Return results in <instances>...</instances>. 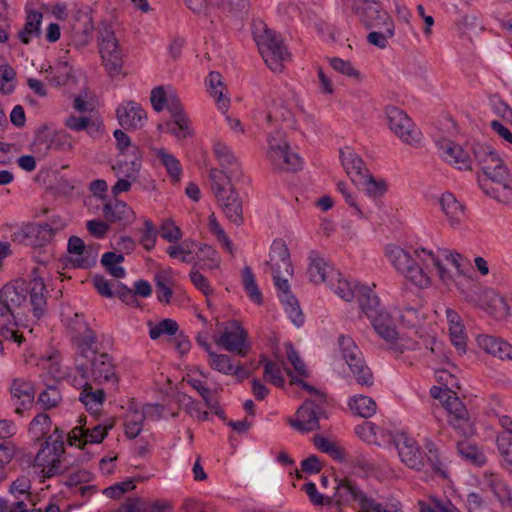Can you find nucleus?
<instances>
[{
  "mask_svg": "<svg viewBox=\"0 0 512 512\" xmlns=\"http://www.w3.org/2000/svg\"><path fill=\"white\" fill-rule=\"evenodd\" d=\"M266 157L278 171L296 172L302 167L301 158L291 151L282 130H275L267 136Z\"/></svg>",
  "mask_w": 512,
  "mask_h": 512,
  "instance_id": "nucleus-5",
  "label": "nucleus"
},
{
  "mask_svg": "<svg viewBox=\"0 0 512 512\" xmlns=\"http://www.w3.org/2000/svg\"><path fill=\"white\" fill-rule=\"evenodd\" d=\"M450 340L460 354L466 352L467 336L464 332V326H452L449 328Z\"/></svg>",
  "mask_w": 512,
  "mask_h": 512,
  "instance_id": "nucleus-63",
  "label": "nucleus"
},
{
  "mask_svg": "<svg viewBox=\"0 0 512 512\" xmlns=\"http://www.w3.org/2000/svg\"><path fill=\"white\" fill-rule=\"evenodd\" d=\"M394 134L408 145H416L420 143L422 135L421 131L415 127L411 119H409V124H402L401 128H398Z\"/></svg>",
  "mask_w": 512,
  "mask_h": 512,
  "instance_id": "nucleus-50",
  "label": "nucleus"
},
{
  "mask_svg": "<svg viewBox=\"0 0 512 512\" xmlns=\"http://www.w3.org/2000/svg\"><path fill=\"white\" fill-rule=\"evenodd\" d=\"M53 436L46 438L34 458V466L41 467L43 478H52L68 471L69 466L63 465L65 461L64 444L60 441H52Z\"/></svg>",
  "mask_w": 512,
  "mask_h": 512,
  "instance_id": "nucleus-9",
  "label": "nucleus"
},
{
  "mask_svg": "<svg viewBox=\"0 0 512 512\" xmlns=\"http://www.w3.org/2000/svg\"><path fill=\"white\" fill-rule=\"evenodd\" d=\"M381 27H383L384 30L370 32L367 35V41L371 45L384 49L387 47L388 39L394 36V23L387 22L386 24H382Z\"/></svg>",
  "mask_w": 512,
  "mask_h": 512,
  "instance_id": "nucleus-46",
  "label": "nucleus"
},
{
  "mask_svg": "<svg viewBox=\"0 0 512 512\" xmlns=\"http://www.w3.org/2000/svg\"><path fill=\"white\" fill-rule=\"evenodd\" d=\"M160 235L168 242H177L182 238V231L172 219H165L160 227Z\"/></svg>",
  "mask_w": 512,
  "mask_h": 512,
  "instance_id": "nucleus-60",
  "label": "nucleus"
},
{
  "mask_svg": "<svg viewBox=\"0 0 512 512\" xmlns=\"http://www.w3.org/2000/svg\"><path fill=\"white\" fill-rule=\"evenodd\" d=\"M349 408L351 411L363 418L372 417L377 410L376 402L366 395H355L349 400Z\"/></svg>",
  "mask_w": 512,
  "mask_h": 512,
  "instance_id": "nucleus-38",
  "label": "nucleus"
},
{
  "mask_svg": "<svg viewBox=\"0 0 512 512\" xmlns=\"http://www.w3.org/2000/svg\"><path fill=\"white\" fill-rule=\"evenodd\" d=\"M157 156L161 163L165 166L172 180L178 182L182 173L180 162L172 154L167 153L164 149H160L157 153Z\"/></svg>",
  "mask_w": 512,
  "mask_h": 512,
  "instance_id": "nucleus-48",
  "label": "nucleus"
},
{
  "mask_svg": "<svg viewBox=\"0 0 512 512\" xmlns=\"http://www.w3.org/2000/svg\"><path fill=\"white\" fill-rule=\"evenodd\" d=\"M143 224L139 242L145 250L151 251L155 247L158 231L150 219H145Z\"/></svg>",
  "mask_w": 512,
  "mask_h": 512,
  "instance_id": "nucleus-54",
  "label": "nucleus"
},
{
  "mask_svg": "<svg viewBox=\"0 0 512 512\" xmlns=\"http://www.w3.org/2000/svg\"><path fill=\"white\" fill-rule=\"evenodd\" d=\"M259 363L264 365L263 378L276 387H283L285 379L282 376L280 366L275 362L268 360L264 355H261Z\"/></svg>",
  "mask_w": 512,
  "mask_h": 512,
  "instance_id": "nucleus-44",
  "label": "nucleus"
},
{
  "mask_svg": "<svg viewBox=\"0 0 512 512\" xmlns=\"http://www.w3.org/2000/svg\"><path fill=\"white\" fill-rule=\"evenodd\" d=\"M54 133L55 130L50 129L48 125H41L37 129L32 142L33 151L42 156H46L51 151Z\"/></svg>",
  "mask_w": 512,
  "mask_h": 512,
  "instance_id": "nucleus-39",
  "label": "nucleus"
},
{
  "mask_svg": "<svg viewBox=\"0 0 512 512\" xmlns=\"http://www.w3.org/2000/svg\"><path fill=\"white\" fill-rule=\"evenodd\" d=\"M337 481L336 492L334 494L333 503L337 508L358 502L363 495V491L356 483L349 479L343 478Z\"/></svg>",
  "mask_w": 512,
  "mask_h": 512,
  "instance_id": "nucleus-27",
  "label": "nucleus"
},
{
  "mask_svg": "<svg viewBox=\"0 0 512 512\" xmlns=\"http://www.w3.org/2000/svg\"><path fill=\"white\" fill-rule=\"evenodd\" d=\"M68 331L70 333L71 339L75 337H79L83 334L92 331L89 325L86 323L82 315L75 314L74 318L71 319L68 325Z\"/></svg>",
  "mask_w": 512,
  "mask_h": 512,
  "instance_id": "nucleus-64",
  "label": "nucleus"
},
{
  "mask_svg": "<svg viewBox=\"0 0 512 512\" xmlns=\"http://www.w3.org/2000/svg\"><path fill=\"white\" fill-rule=\"evenodd\" d=\"M309 259L310 265L308 268V275L310 281L314 284L326 282L330 286H333L334 279L340 276V273L315 252L310 253Z\"/></svg>",
  "mask_w": 512,
  "mask_h": 512,
  "instance_id": "nucleus-22",
  "label": "nucleus"
},
{
  "mask_svg": "<svg viewBox=\"0 0 512 512\" xmlns=\"http://www.w3.org/2000/svg\"><path fill=\"white\" fill-rule=\"evenodd\" d=\"M209 179L211 189L227 219L237 226L241 225L244 221L242 200L231 184L230 176L213 168L209 172Z\"/></svg>",
  "mask_w": 512,
  "mask_h": 512,
  "instance_id": "nucleus-3",
  "label": "nucleus"
},
{
  "mask_svg": "<svg viewBox=\"0 0 512 512\" xmlns=\"http://www.w3.org/2000/svg\"><path fill=\"white\" fill-rule=\"evenodd\" d=\"M72 341L77 346V360H80V362L89 363L92 357L99 354L97 353L96 346L97 338L93 330L79 337L72 338Z\"/></svg>",
  "mask_w": 512,
  "mask_h": 512,
  "instance_id": "nucleus-35",
  "label": "nucleus"
},
{
  "mask_svg": "<svg viewBox=\"0 0 512 512\" xmlns=\"http://www.w3.org/2000/svg\"><path fill=\"white\" fill-rule=\"evenodd\" d=\"M441 148L443 149V157L448 163L456 165L460 170L472 169V160L460 145L444 141L441 144Z\"/></svg>",
  "mask_w": 512,
  "mask_h": 512,
  "instance_id": "nucleus-31",
  "label": "nucleus"
},
{
  "mask_svg": "<svg viewBox=\"0 0 512 512\" xmlns=\"http://www.w3.org/2000/svg\"><path fill=\"white\" fill-rule=\"evenodd\" d=\"M471 152L473 154L474 160L481 167L482 171L486 166H489L490 163L499 158L494 149L485 143H473L471 146Z\"/></svg>",
  "mask_w": 512,
  "mask_h": 512,
  "instance_id": "nucleus-41",
  "label": "nucleus"
},
{
  "mask_svg": "<svg viewBox=\"0 0 512 512\" xmlns=\"http://www.w3.org/2000/svg\"><path fill=\"white\" fill-rule=\"evenodd\" d=\"M38 401L44 409H51L59 404L61 401V394L56 387L49 386L39 394Z\"/></svg>",
  "mask_w": 512,
  "mask_h": 512,
  "instance_id": "nucleus-61",
  "label": "nucleus"
},
{
  "mask_svg": "<svg viewBox=\"0 0 512 512\" xmlns=\"http://www.w3.org/2000/svg\"><path fill=\"white\" fill-rule=\"evenodd\" d=\"M215 342L225 350L239 356H245L250 349L248 333L237 320L230 321Z\"/></svg>",
  "mask_w": 512,
  "mask_h": 512,
  "instance_id": "nucleus-14",
  "label": "nucleus"
},
{
  "mask_svg": "<svg viewBox=\"0 0 512 512\" xmlns=\"http://www.w3.org/2000/svg\"><path fill=\"white\" fill-rule=\"evenodd\" d=\"M51 425L52 421L50 416L46 413H39L31 421L29 430L37 437V439H40L49 432Z\"/></svg>",
  "mask_w": 512,
  "mask_h": 512,
  "instance_id": "nucleus-53",
  "label": "nucleus"
},
{
  "mask_svg": "<svg viewBox=\"0 0 512 512\" xmlns=\"http://www.w3.org/2000/svg\"><path fill=\"white\" fill-rule=\"evenodd\" d=\"M68 252L76 255L71 259V263L76 268L87 269L96 263V257L90 248H87L84 241L78 236H71L68 239Z\"/></svg>",
  "mask_w": 512,
  "mask_h": 512,
  "instance_id": "nucleus-29",
  "label": "nucleus"
},
{
  "mask_svg": "<svg viewBox=\"0 0 512 512\" xmlns=\"http://www.w3.org/2000/svg\"><path fill=\"white\" fill-rule=\"evenodd\" d=\"M242 284L249 298L257 305H261L263 303L262 293L257 286L255 276L249 266H245L242 270Z\"/></svg>",
  "mask_w": 512,
  "mask_h": 512,
  "instance_id": "nucleus-43",
  "label": "nucleus"
},
{
  "mask_svg": "<svg viewBox=\"0 0 512 512\" xmlns=\"http://www.w3.org/2000/svg\"><path fill=\"white\" fill-rule=\"evenodd\" d=\"M359 286L361 285L355 284L354 286H352L350 282H348L345 279H341L340 276H338L337 278L334 279V285L331 286V288L342 299L346 301H351L356 297V294H358L356 290L358 289Z\"/></svg>",
  "mask_w": 512,
  "mask_h": 512,
  "instance_id": "nucleus-51",
  "label": "nucleus"
},
{
  "mask_svg": "<svg viewBox=\"0 0 512 512\" xmlns=\"http://www.w3.org/2000/svg\"><path fill=\"white\" fill-rule=\"evenodd\" d=\"M253 34L267 66L274 72H281L283 61L288 58L289 54L280 36L265 25L261 29L256 28Z\"/></svg>",
  "mask_w": 512,
  "mask_h": 512,
  "instance_id": "nucleus-7",
  "label": "nucleus"
},
{
  "mask_svg": "<svg viewBox=\"0 0 512 512\" xmlns=\"http://www.w3.org/2000/svg\"><path fill=\"white\" fill-rule=\"evenodd\" d=\"M215 155L222 167L220 169L227 176H237L241 173V167L234 153L226 144L217 143L214 146Z\"/></svg>",
  "mask_w": 512,
  "mask_h": 512,
  "instance_id": "nucleus-32",
  "label": "nucleus"
},
{
  "mask_svg": "<svg viewBox=\"0 0 512 512\" xmlns=\"http://www.w3.org/2000/svg\"><path fill=\"white\" fill-rule=\"evenodd\" d=\"M477 344L486 353L501 360L512 361V345L504 339L492 335L481 334L477 336Z\"/></svg>",
  "mask_w": 512,
  "mask_h": 512,
  "instance_id": "nucleus-25",
  "label": "nucleus"
},
{
  "mask_svg": "<svg viewBox=\"0 0 512 512\" xmlns=\"http://www.w3.org/2000/svg\"><path fill=\"white\" fill-rule=\"evenodd\" d=\"M10 393L17 400L16 413L22 414L34 401L35 390L31 382L16 378L12 381Z\"/></svg>",
  "mask_w": 512,
  "mask_h": 512,
  "instance_id": "nucleus-30",
  "label": "nucleus"
},
{
  "mask_svg": "<svg viewBox=\"0 0 512 512\" xmlns=\"http://www.w3.org/2000/svg\"><path fill=\"white\" fill-rule=\"evenodd\" d=\"M154 281L158 301L165 304L170 303L173 295V291L169 286L170 279L166 276L165 273L159 272L155 274Z\"/></svg>",
  "mask_w": 512,
  "mask_h": 512,
  "instance_id": "nucleus-49",
  "label": "nucleus"
},
{
  "mask_svg": "<svg viewBox=\"0 0 512 512\" xmlns=\"http://www.w3.org/2000/svg\"><path fill=\"white\" fill-rule=\"evenodd\" d=\"M28 293L33 316L40 319L46 314L47 291L42 278L32 279L27 286L19 281L5 284L0 290V330L17 326V309L26 301Z\"/></svg>",
  "mask_w": 512,
  "mask_h": 512,
  "instance_id": "nucleus-1",
  "label": "nucleus"
},
{
  "mask_svg": "<svg viewBox=\"0 0 512 512\" xmlns=\"http://www.w3.org/2000/svg\"><path fill=\"white\" fill-rule=\"evenodd\" d=\"M22 233L26 245L43 247L52 240L55 231L47 223H31L23 228Z\"/></svg>",
  "mask_w": 512,
  "mask_h": 512,
  "instance_id": "nucleus-26",
  "label": "nucleus"
},
{
  "mask_svg": "<svg viewBox=\"0 0 512 512\" xmlns=\"http://www.w3.org/2000/svg\"><path fill=\"white\" fill-rule=\"evenodd\" d=\"M209 358V364L212 369L225 375L232 374L234 364L232 363L230 356L226 354H217L215 352H210Z\"/></svg>",
  "mask_w": 512,
  "mask_h": 512,
  "instance_id": "nucleus-52",
  "label": "nucleus"
},
{
  "mask_svg": "<svg viewBox=\"0 0 512 512\" xmlns=\"http://www.w3.org/2000/svg\"><path fill=\"white\" fill-rule=\"evenodd\" d=\"M76 370L84 380H93L95 383H110L113 386L118 383L115 365L107 353H99L92 357L89 363L76 360Z\"/></svg>",
  "mask_w": 512,
  "mask_h": 512,
  "instance_id": "nucleus-10",
  "label": "nucleus"
},
{
  "mask_svg": "<svg viewBox=\"0 0 512 512\" xmlns=\"http://www.w3.org/2000/svg\"><path fill=\"white\" fill-rule=\"evenodd\" d=\"M375 332L389 345V349L395 353L402 354L405 350L411 349V343L398 336L393 320L389 313L382 312L371 320Z\"/></svg>",
  "mask_w": 512,
  "mask_h": 512,
  "instance_id": "nucleus-15",
  "label": "nucleus"
},
{
  "mask_svg": "<svg viewBox=\"0 0 512 512\" xmlns=\"http://www.w3.org/2000/svg\"><path fill=\"white\" fill-rule=\"evenodd\" d=\"M94 29L92 17L87 10H77L69 21L67 33L70 43L75 47H84L91 41V33Z\"/></svg>",
  "mask_w": 512,
  "mask_h": 512,
  "instance_id": "nucleus-17",
  "label": "nucleus"
},
{
  "mask_svg": "<svg viewBox=\"0 0 512 512\" xmlns=\"http://www.w3.org/2000/svg\"><path fill=\"white\" fill-rule=\"evenodd\" d=\"M351 9L367 28H380L382 24L393 22L389 14L381 7V2L370 3L354 0Z\"/></svg>",
  "mask_w": 512,
  "mask_h": 512,
  "instance_id": "nucleus-18",
  "label": "nucleus"
},
{
  "mask_svg": "<svg viewBox=\"0 0 512 512\" xmlns=\"http://www.w3.org/2000/svg\"><path fill=\"white\" fill-rule=\"evenodd\" d=\"M281 302L285 305V311L292 322L298 327L301 326L304 323V315L295 296H289Z\"/></svg>",
  "mask_w": 512,
  "mask_h": 512,
  "instance_id": "nucleus-58",
  "label": "nucleus"
},
{
  "mask_svg": "<svg viewBox=\"0 0 512 512\" xmlns=\"http://www.w3.org/2000/svg\"><path fill=\"white\" fill-rule=\"evenodd\" d=\"M165 106L170 112L172 120L158 124V130L170 133L178 139L191 136L190 121L183 110L179 98L176 95H169Z\"/></svg>",
  "mask_w": 512,
  "mask_h": 512,
  "instance_id": "nucleus-12",
  "label": "nucleus"
},
{
  "mask_svg": "<svg viewBox=\"0 0 512 512\" xmlns=\"http://www.w3.org/2000/svg\"><path fill=\"white\" fill-rule=\"evenodd\" d=\"M111 426H102L98 424L92 429H84L82 425L74 427L67 435L68 445H76L83 449L86 444L101 443L107 436Z\"/></svg>",
  "mask_w": 512,
  "mask_h": 512,
  "instance_id": "nucleus-20",
  "label": "nucleus"
},
{
  "mask_svg": "<svg viewBox=\"0 0 512 512\" xmlns=\"http://www.w3.org/2000/svg\"><path fill=\"white\" fill-rule=\"evenodd\" d=\"M120 126L126 130H137L144 126L147 114L141 105L135 101L121 103L116 109Z\"/></svg>",
  "mask_w": 512,
  "mask_h": 512,
  "instance_id": "nucleus-19",
  "label": "nucleus"
},
{
  "mask_svg": "<svg viewBox=\"0 0 512 512\" xmlns=\"http://www.w3.org/2000/svg\"><path fill=\"white\" fill-rule=\"evenodd\" d=\"M103 216L108 222H130L133 211L123 201L116 200L114 203H106L103 207Z\"/></svg>",
  "mask_w": 512,
  "mask_h": 512,
  "instance_id": "nucleus-36",
  "label": "nucleus"
},
{
  "mask_svg": "<svg viewBox=\"0 0 512 512\" xmlns=\"http://www.w3.org/2000/svg\"><path fill=\"white\" fill-rule=\"evenodd\" d=\"M356 299L360 305L361 310L370 319H374L383 311L379 310L380 300L378 296L368 286H359L356 290Z\"/></svg>",
  "mask_w": 512,
  "mask_h": 512,
  "instance_id": "nucleus-33",
  "label": "nucleus"
},
{
  "mask_svg": "<svg viewBox=\"0 0 512 512\" xmlns=\"http://www.w3.org/2000/svg\"><path fill=\"white\" fill-rule=\"evenodd\" d=\"M341 163L351 181L357 185L362 184L364 177L369 173L362 158L350 148L340 150Z\"/></svg>",
  "mask_w": 512,
  "mask_h": 512,
  "instance_id": "nucleus-24",
  "label": "nucleus"
},
{
  "mask_svg": "<svg viewBox=\"0 0 512 512\" xmlns=\"http://www.w3.org/2000/svg\"><path fill=\"white\" fill-rule=\"evenodd\" d=\"M16 78L15 70L8 64L0 65V92L10 94L14 91L11 82Z\"/></svg>",
  "mask_w": 512,
  "mask_h": 512,
  "instance_id": "nucleus-57",
  "label": "nucleus"
},
{
  "mask_svg": "<svg viewBox=\"0 0 512 512\" xmlns=\"http://www.w3.org/2000/svg\"><path fill=\"white\" fill-rule=\"evenodd\" d=\"M395 442L401 461L409 468L420 471L429 467L435 473L443 477L447 476L439 458V452L434 445L427 446L428 452L424 456L415 440L405 434L398 435Z\"/></svg>",
  "mask_w": 512,
  "mask_h": 512,
  "instance_id": "nucleus-2",
  "label": "nucleus"
},
{
  "mask_svg": "<svg viewBox=\"0 0 512 512\" xmlns=\"http://www.w3.org/2000/svg\"><path fill=\"white\" fill-rule=\"evenodd\" d=\"M358 186H365L366 193L371 197H378L384 194L386 191V183L383 180H375L371 174H367L362 184H357Z\"/></svg>",
  "mask_w": 512,
  "mask_h": 512,
  "instance_id": "nucleus-62",
  "label": "nucleus"
},
{
  "mask_svg": "<svg viewBox=\"0 0 512 512\" xmlns=\"http://www.w3.org/2000/svg\"><path fill=\"white\" fill-rule=\"evenodd\" d=\"M43 14L36 10H31L27 13L24 28L19 32L18 37L23 44L30 43L31 35H40V24Z\"/></svg>",
  "mask_w": 512,
  "mask_h": 512,
  "instance_id": "nucleus-40",
  "label": "nucleus"
},
{
  "mask_svg": "<svg viewBox=\"0 0 512 512\" xmlns=\"http://www.w3.org/2000/svg\"><path fill=\"white\" fill-rule=\"evenodd\" d=\"M164 407L160 404H147L143 412L134 411L125 421V435L130 438H136L142 431V424L146 417L159 419L162 416Z\"/></svg>",
  "mask_w": 512,
  "mask_h": 512,
  "instance_id": "nucleus-23",
  "label": "nucleus"
},
{
  "mask_svg": "<svg viewBox=\"0 0 512 512\" xmlns=\"http://www.w3.org/2000/svg\"><path fill=\"white\" fill-rule=\"evenodd\" d=\"M99 52L103 65L111 78L124 77L123 54L111 23L104 20L98 26Z\"/></svg>",
  "mask_w": 512,
  "mask_h": 512,
  "instance_id": "nucleus-6",
  "label": "nucleus"
},
{
  "mask_svg": "<svg viewBox=\"0 0 512 512\" xmlns=\"http://www.w3.org/2000/svg\"><path fill=\"white\" fill-rule=\"evenodd\" d=\"M457 451L463 458L474 465L481 466L486 461L484 454L476 446L466 441L458 442Z\"/></svg>",
  "mask_w": 512,
  "mask_h": 512,
  "instance_id": "nucleus-47",
  "label": "nucleus"
},
{
  "mask_svg": "<svg viewBox=\"0 0 512 512\" xmlns=\"http://www.w3.org/2000/svg\"><path fill=\"white\" fill-rule=\"evenodd\" d=\"M440 205L452 226L459 225L465 217L464 206L451 193H444Z\"/></svg>",
  "mask_w": 512,
  "mask_h": 512,
  "instance_id": "nucleus-34",
  "label": "nucleus"
},
{
  "mask_svg": "<svg viewBox=\"0 0 512 512\" xmlns=\"http://www.w3.org/2000/svg\"><path fill=\"white\" fill-rule=\"evenodd\" d=\"M79 399L87 409L98 410L104 402L105 392L102 389L93 391L91 384L86 381L83 385Z\"/></svg>",
  "mask_w": 512,
  "mask_h": 512,
  "instance_id": "nucleus-42",
  "label": "nucleus"
},
{
  "mask_svg": "<svg viewBox=\"0 0 512 512\" xmlns=\"http://www.w3.org/2000/svg\"><path fill=\"white\" fill-rule=\"evenodd\" d=\"M141 168V157L135 156L130 162L123 161L119 162L117 167L114 169L118 170V173L122 174L125 178L131 181H136L139 170Z\"/></svg>",
  "mask_w": 512,
  "mask_h": 512,
  "instance_id": "nucleus-55",
  "label": "nucleus"
},
{
  "mask_svg": "<svg viewBox=\"0 0 512 512\" xmlns=\"http://www.w3.org/2000/svg\"><path fill=\"white\" fill-rule=\"evenodd\" d=\"M388 256L393 266L414 285L419 288H425L430 285V278L424 271V268L406 251L399 247H394L388 251Z\"/></svg>",
  "mask_w": 512,
  "mask_h": 512,
  "instance_id": "nucleus-11",
  "label": "nucleus"
},
{
  "mask_svg": "<svg viewBox=\"0 0 512 512\" xmlns=\"http://www.w3.org/2000/svg\"><path fill=\"white\" fill-rule=\"evenodd\" d=\"M324 404L307 399L296 411V419L290 418L288 423L299 432L306 433L320 429V417H326Z\"/></svg>",
  "mask_w": 512,
  "mask_h": 512,
  "instance_id": "nucleus-13",
  "label": "nucleus"
},
{
  "mask_svg": "<svg viewBox=\"0 0 512 512\" xmlns=\"http://www.w3.org/2000/svg\"><path fill=\"white\" fill-rule=\"evenodd\" d=\"M420 253L425 254L429 258V260L431 261L432 265L437 269L440 280L445 285H448L451 282L452 277H451L450 273L443 266V264H442V262L440 260V254L447 261H449L457 269V271L460 274L462 273L461 263H460V260L462 259V255L459 254V253H456V252L455 253H451V252H449L446 249H439L438 250V254L436 255V254L433 253L432 250H427L425 248H421V249H418V250L415 251L416 256L419 257V258H420Z\"/></svg>",
  "mask_w": 512,
  "mask_h": 512,
  "instance_id": "nucleus-21",
  "label": "nucleus"
},
{
  "mask_svg": "<svg viewBox=\"0 0 512 512\" xmlns=\"http://www.w3.org/2000/svg\"><path fill=\"white\" fill-rule=\"evenodd\" d=\"M329 62L332 68L337 72L350 78L360 79V72L353 67L350 61L332 57L329 59Z\"/></svg>",
  "mask_w": 512,
  "mask_h": 512,
  "instance_id": "nucleus-59",
  "label": "nucleus"
},
{
  "mask_svg": "<svg viewBox=\"0 0 512 512\" xmlns=\"http://www.w3.org/2000/svg\"><path fill=\"white\" fill-rule=\"evenodd\" d=\"M483 192L503 204L512 203V176L503 160L499 157L483 170V177H478Z\"/></svg>",
  "mask_w": 512,
  "mask_h": 512,
  "instance_id": "nucleus-4",
  "label": "nucleus"
},
{
  "mask_svg": "<svg viewBox=\"0 0 512 512\" xmlns=\"http://www.w3.org/2000/svg\"><path fill=\"white\" fill-rule=\"evenodd\" d=\"M388 125L391 131L395 132L401 128L402 124H409V116L397 107H388L386 109Z\"/></svg>",
  "mask_w": 512,
  "mask_h": 512,
  "instance_id": "nucleus-56",
  "label": "nucleus"
},
{
  "mask_svg": "<svg viewBox=\"0 0 512 512\" xmlns=\"http://www.w3.org/2000/svg\"><path fill=\"white\" fill-rule=\"evenodd\" d=\"M207 84L210 95L217 100L219 110L225 113L229 108L230 99L223 96V90L225 87L222 82L221 74L216 71L210 72Z\"/></svg>",
  "mask_w": 512,
  "mask_h": 512,
  "instance_id": "nucleus-37",
  "label": "nucleus"
},
{
  "mask_svg": "<svg viewBox=\"0 0 512 512\" xmlns=\"http://www.w3.org/2000/svg\"><path fill=\"white\" fill-rule=\"evenodd\" d=\"M441 400L443 401L444 408L449 414V424L455 430L459 431L460 434L465 436L468 435L471 427L469 423L468 410L463 402L459 399L456 393L448 389L443 391V397H441Z\"/></svg>",
  "mask_w": 512,
  "mask_h": 512,
  "instance_id": "nucleus-16",
  "label": "nucleus"
},
{
  "mask_svg": "<svg viewBox=\"0 0 512 512\" xmlns=\"http://www.w3.org/2000/svg\"><path fill=\"white\" fill-rule=\"evenodd\" d=\"M268 264L271 266L272 275H275L276 267H278L280 275L284 273L291 276L293 274L290 252L284 241L278 240L273 242Z\"/></svg>",
  "mask_w": 512,
  "mask_h": 512,
  "instance_id": "nucleus-28",
  "label": "nucleus"
},
{
  "mask_svg": "<svg viewBox=\"0 0 512 512\" xmlns=\"http://www.w3.org/2000/svg\"><path fill=\"white\" fill-rule=\"evenodd\" d=\"M338 347L356 382L361 386L371 387L374 383L373 373L355 341L350 336L342 334L338 337Z\"/></svg>",
  "mask_w": 512,
  "mask_h": 512,
  "instance_id": "nucleus-8",
  "label": "nucleus"
},
{
  "mask_svg": "<svg viewBox=\"0 0 512 512\" xmlns=\"http://www.w3.org/2000/svg\"><path fill=\"white\" fill-rule=\"evenodd\" d=\"M149 336L152 340L160 338L162 335L173 336L176 335L179 330L178 323L173 319H163L156 325H153L151 321L148 322Z\"/></svg>",
  "mask_w": 512,
  "mask_h": 512,
  "instance_id": "nucleus-45",
  "label": "nucleus"
}]
</instances>
